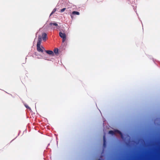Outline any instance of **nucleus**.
I'll return each instance as SVG.
<instances>
[{
    "label": "nucleus",
    "mask_w": 160,
    "mask_h": 160,
    "mask_svg": "<svg viewBox=\"0 0 160 160\" xmlns=\"http://www.w3.org/2000/svg\"><path fill=\"white\" fill-rule=\"evenodd\" d=\"M59 35L60 37L62 38V42H64L66 39V35L65 33H62V32H59Z\"/></svg>",
    "instance_id": "nucleus-1"
},
{
    "label": "nucleus",
    "mask_w": 160,
    "mask_h": 160,
    "mask_svg": "<svg viewBox=\"0 0 160 160\" xmlns=\"http://www.w3.org/2000/svg\"><path fill=\"white\" fill-rule=\"evenodd\" d=\"M40 44H37V51L39 52H42L43 51V49L40 48Z\"/></svg>",
    "instance_id": "nucleus-2"
},
{
    "label": "nucleus",
    "mask_w": 160,
    "mask_h": 160,
    "mask_svg": "<svg viewBox=\"0 0 160 160\" xmlns=\"http://www.w3.org/2000/svg\"><path fill=\"white\" fill-rule=\"evenodd\" d=\"M45 52L47 54H48L49 55H51V56H54V53L52 51H51V50H45Z\"/></svg>",
    "instance_id": "nucleus-3"
},
{
    "label": "nucleus",
    "mask_w": 160,
    "mask_h": 160,
    "mask_svg": "<svg viewBox=\"0 0 160 160\" xmlns=\"http://www.w3.org/2000/svg\"><path fill=\"white\" fill-rule=\"evenodd\" d=\"M47 37V34L45 33H43L42 34V38L43 40H46Z\"/></svg>",
    "instance_id": "nucleus-4"
},
{
    "label": "nucleus",
    "mask_w": 160,
    "mask_h": 160,
    "mask_svg": "<svg viewBox=\"0 0 160 160\" xmlns=\"http://www.w3.org/2000/svg\"><path fill=\"white\" fill-rule=\"evenodd\" d=\"M42 41V38L40 36H39L38 38V41L37 44H41V42Z\"/></svg>",
    "instance_id": "nucleus-5"
},
{
    "label": "nucleus",
    "mask_w": 160,
    "mask_h": 160,
    "mask_svg": "<svg viewBox=\"0 0 160 160\" xmlns=\"http://www.w3.org/2000/svg\"><path fill=\"white\" fill-rule=\"evenodd\" d=\"M80 14V13L79 12L77 11H73L72 12V14L75 15H79Z\"/></svg>",
    "instance_id": "nucleus-6"
},
{
    "label": "nucleus",
    "mask_w": 160,
    "mask_h": 160,
    "mask_svg": "<svg viewBox=\"0 0 160 160\" xmlns=\"http://www.w3.org/2000/svg\"><path fill=\"white\" fill-rule=\"evenodd\" d=\"M49 25L50 26L52 27V25H54L56 26H58V24L56 22H51L49 23Z\"/></svg>",
    "instance_id": "nucleus-7"
},
{
    "label": "nucleus",
    "mask_w": 160,
    "mask_h": 160,
    "mask_svg": "<svg viewBox=\"0 0 160 160\" xmlns=\"http://www.w3.org/2000/svg\"><path fill=\"white\" fill-rule=\"evenodd\" d=\"M58 50L57 48H55L54 50V52L56 54L58 53Z\"/></svg>",
    "instance_id": "nucleus-8"
},
{
    "label": "nucleus",
    "mask_w": 160,
    "mask_h": 160,
    "mask_svg": "<svg viewBox=\"0 0 160 160\" xmlns=\"http://www.w3.org/2000/svg\"><path fill=\"white\" fill-rule=\"evenodd\" d=\"M103 145L105 146L106 145V138L105 136L104 135L103 137Z\"/></svg>",
    "instance_id": "nucleus-9"
},
{
    "label": "nucleus",
    "mask_w": 160,
    "mask_h": 160,
    "mask_svg": "<svg viewBox=\"0 0 160 160\" xmlns=\"http://www.w3.org/2000/svg\"><path fill=\"white\" fill-rule=\"evenodd\" d=\"M109 133L112 135H114L115 134V132L113 131H109Z\"/></svg>",
    "instance_id": "nucleus-10"
},
{
    "label": "nucleus",
    "mask_w": 160,
    "mask_h": 160,
    "mask_svg": "<svg viewBox=\"0 0 160 160\" xmlns=\"http://www.w3.org/2000/svg\"><path fill=\"white\" fill-rule=\"evenodd\" d=\"M57 9L56 8H54L53 10H52V12L50 14V16L52 15V14H53L56 11Z\"/></svg>",
    "instance_id": "nucleus-11"
},
{
    "label": "nucleus",
    "mask_w": 160,
    "mask_h": 160,
    "mask_svg": "<svg viewBox=\"0 0 160 160\" xmlns=\"http://www.w3.org/2000/svg\"><path fill=\"white\" fill-rule=\"evenodd\" d=\"M115 132H117L119 133L121 135H122V132L120 131H119L118 130H116L115 131Z\"/></svg>",
    "instance_id": "nucleus-12"
},
{
    "label": "nucleus",
    "mask_w": 160,
    "mask_h": 160,
    "mask_svg": "<svg viewBox=\"0 0 160 160\" xmlns=\"http://www.w3.org/2000/svg\"><path fill=\"white\" fill-rule=\"evenodd\" d=\"M66 8H64L63 9H61L60 10V12H64L65 11V10H66Z\"/></svg>",
    "instance_id": "nucleus-13"
},
{
    "label": "nucleus",
    "mask_w": 160,
    "mask_h": 160,
    "mask_svg": "<svg viewBox=\"0 0 160 160\" xmlns=\"http://www.w3.org/2000/svg\"><path fill=\"white\" fill-rule=\"evenodd\" d=\"M24 105L27 109H31L26 104H24Z\"/></svg>",
    "instance_id": "nucleus-14"
},
{
    "label": "nucleus",
    "mask_w": 160,
    "mask_h": 160,
    "mask_svg": "<svg viewBox=\"0 0 160 160\" xmlns=\"http://www.w3.org/2000/svg\"><path fill=\"white\" fill-rule=\"evenodd\" d=\"M71 18L72 19H73V16H72V15H71Z\"/></svg>",
    "instance_id": "nucleus-15"
},
{
    "label": "nucleus",
    "mask_w": 160,
    "mask_h": 160,
    "mask_svg": "<svg viewBox=\"0 0 160 160\" xmlns=\"http://www.w3.org/2000/svg\"><path fill=\"white\" fill-rule=\"evenodd\" d=\"M98 160H101L100 159H99Z\"/></svg>",
    "instance_id": "nucleus-16"
}]
</instances>
